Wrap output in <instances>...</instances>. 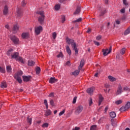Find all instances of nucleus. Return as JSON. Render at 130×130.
I'll return each mask as SVG.
<instances>
[{
    "label": "nucleus",
    "instance_id": "3",
    "mask_svg": "<svg viewBox=\"0 0 130 130\" xmlns=\"http://www.w3.org/2000/svg\"><path fill=\"white\" fill-rule=\"evenodd\" d=\"M37 14L38 15H40V16L38 18V21L40 23V24H43V22H44V11H41L37 12Z\"/></svg>",
    "mask_w": 130,
    "mask_h": 130
},
{
    "label": "nucleus",
    "instance_id": "62",
    "mask_svg": "<svg viewBox=\"0 0 130 130\" xmlns=\"http://www.w3.org/2000/svg\"><path fill=\"white\" fill-rule=\"evenodd\" d=\"M108 106L106 107L105 109V113H106V112H107V110H108Z\"/></svg>",
    "mask_w": 130,
    "mask_h": 130
},
{
    "label": "nucleus",
    "instance_id": "40",
    "mask_svg": "<svg viewBox=\"0 0 130 130\" xmlns=\"http://www.w3.org/2000/svg\"><path fill=\"white\" fill-rule=\"evenodd\" d=\"M64 112H66V110H63L62 111L60 112L59 113V116H61V115L64 114Z\"/></svg>",
    "mask_w": 130,
    "mask_h": 130
},
{
    "label": "nucleus",
    "instance_id": "47",
    "mask_svg": "<svg viewBox=\"0 0 130 130\" xmlns=\"http://www.w3.org/2000/svg\"><path fill=\"white\" fill-rule=\"evenodd\" d=\"M44 104L45 105L47 109H48V104L47 103V100H44Z\"/></svg>",
    "mask_w": 130,
    "mask_h": 130
},
{
    "label": "nucleus",
    "instance_id": "50",
    "mask_svg": "<svg viewBox=\"0 0 130 130\" xmlns=\"http://www.w3.org/2000/svg\"><path fill=\"white\" fill-rule=\"evenodd\" d=\"M50 104H51L52 106H54V102H53V100H50Z\"/></svg>",
    "mask_w": 130,
    "mask_h": 130
},
{
    "label": "nucleus",
    "instance_id": "23",
    "mask_svg": "<svg viewBox=\"0 0 130 130\" xmlns=\"http://www.w3.org/2000/svg\"><path fill=\"white\" fill-rule=\"evenodd\" d=\"M108 79H109V81H110L111 82H114V81H116V78H115L111 76H109Z\"/></svg>",
    "mask_w": 130,
    "mask_h": 130
},
{
    "label": "nucleus",
    "instance_id": "17",
    "mask_svg": "<svg viewBox=\"0 0 130 130\" xmlns=\"http://www.w3.org/2000/svg\"><path fill=\"white\" fill-rule=\"evenodd\" d=\"M17 61H19L21 63H25V62L24 61V59H23V58L21 56H19L17 58H16Z\"/></svg>",
    "mask_w": 130,
    "mask_h": 130
},
{
    "label": "nucleus",
    "instance_id": "19",
    "mask_svg": "<svg viewBox=\"0 0 130 130\" xmlns=\"http://www.w3.org/2000/svg\"><path fill=\"white\" fill-rule=\"evenodd\" d=\"M34 64H35V62H34V61L32 60H28V66L29 67H34Z\"/></svg>",
    "mask_w": 130,
    "mask_h": 130
},
{
    "label": "nucleus",
    "instance_id": "15",
    "mask_svg": "<svg viewBox=\"0 0 130 130\" xmlns=\"http://www.w3.org/2000/svg\"><path fill=\"white\" fill-rule=\"evenodd\" d=\"M8 12H9V8L8 7V6L6 5L4 7V9L3 10L4 15H7Z\"/></svg>",
    "mask_w": 130,
    "mask_h": 130
},
{
    "label": "nucleus",
    "instance_id": "63",
    "mask_svg": "<svg viewBox=\"0 0 130 130\" xmlns=\"http://www.w3.org/2000/svg\"><path fill=\"white\" fill-rule=\"evenodd\" d=\"M22 6H23V7H24V6H26V2L23 1V2H22Z\"/></svg>",
    "mask_w": 130,
    "mask_h": 130
},
{
    "label": "nucleus",
    "instance_id": "24",
    "mask_svg": "<svg viewBox=\"0 0 130 130\" xmlns=\"http://www.w3.org/2000/svg\"><path fill=\"white\" fill-rule=\"evenodd\" d=\"M80 12H81V8L77 7L76 9V11L74 12V15H78V14H80Z\"/></svg>",
    "mask_w": 130,
    "mask_h": 130
},
{
    "label": "nucleus",
    "instance_id": "42",
    "mask_svg": "<svg viewBox=\"0 0 130 130\" xmlns=\"http://www.w3.org/2000/svg\"><path fill=\"white\" fill-rule=\"evenodd\" d=\"M52 35L53 39H55V38H56L57 34L55 32L52 33Z\"/></svg>",
    "mask_w": 130,
    "mask_h": 130
},
{
    "label": "nucleus",
    "instance_id": "32",
    "mask_svg": "<svg viewBox=\"0 0 130 130\" xmlns=\"http://www.w3.org/2000/svg\"><path fill=\"white\" fill-rule=\"evenodd\" d=\"M7 72L8 73H11L12 72V67L11 66H8L7 67Z\"/></svg>",
    "mask_w": 130,
    "mask_h": 130
},
{
    "label": "nucleus",
    "instance_id": "55",
    "mask_svg": "<svg viewBox=\"0 0 130 130\" xmlns=\"http://www.w3.org/2000/svg\"><path fill=\"white\" fill-rule=\"evenodd\" d=\"M115 23L117 25H119L120 24V20H117L115 21Z\"/></svg>",
    "mask_w": 130,
    "mask_h": 130
},
{
    "label": "nucleus",
    "instance_id": "52",
    "mask_svg": "<svg viewBox=\"0 0 130 130\" xmlns=\"http://www.w3.org/2000/svg\"><path fill=\"white\" fill-rule=\"evenodd\" d=\"M123 4L125 6H127V5H128V4L127 3V2L126 1V0H123Z\"/></svg>",
    "mask_w": 130,
    "mask_h": 130
},
{
    "label": "nucleus",
    "instance_id": "11",
    "mask_svg": "<svg viewBox=\"0 0 130 130\" xmlns=\"http://www.w3.org/2000/svg\"><path fill=\"white\" fill-rule=\"evenodd\" d=\"M12 30L14 33H17L19 31V25L15 24L14 25Z\"/></svg>",
    "mask_w": 130,
    "mask_h": 130
},
{
    "label": "nucleus",
    "instance_id": "45",
    "mask_svg": "<svg viewBox=\"0 0 130 130\" xmlns=\"http://www.w3.org/2000/svg\"><path fill=\"white\" fill-rule=\"evenodd\" d=\"M81 21H82V18H79L78 19H76V20H75L74 22V23H79V22H81Z\"/></svg>",
    "mask_w": 130,
    "mask_h": 130
},
{
    "label": "nucleus",
    "instance_id": "29",
    "mask_svg": "<svg viewBox=\"0 0 130 130\" xmlns=\"http://www.w3.org/2000/svg\"><path fill=\"white\" fill-rule=\"evenodd\" d=\"M97 125H92L90 126V130H96Z\"/></svg>",
    "mask_w": 130,
    "mask_h": 130
},
{
    "label": "nucleus",
    "instance_id": "56",
    "mask_svg": "<svg viewBox=\"0 0 130 130\" xmlns=\"http://www.w3.org/2000/svg\"><path fill=\"white\" fill-rule=\"evenodd\" d=\"M102 38L101 36H97L96 38V40H100Z\"/></svg>",
    "mask_w": 130,
    "mask_h": 130
},
{
    "label": "nucleus",
    "instance_id": "34",
    "mask_svg": "<svg viewBox=\"0 0 130 130\" xmlns=\"http://www.w3.org/2000/svg\"><path fill=\"white\" fill-rule=\"evenodd\" d=\"M55 11H58V10H59L60 9V5L57 4L55 6Z\"/></svg>",
    "mask_w": 130,
    "mask_h": 130
},
{
    "label": "nucleus",
    "instance_id": "2",
    "mask_svg": "<svg viewBox=\"0 0 130 130\" xmlns=\"http://www.w3.org/2000/svg\"><path fill=\"white\" fill-rule=\"evenodd\" d=\"M7 55L11 56V58H13L16 60L19 56V53L17 52L13 53V49H10L7 52Z\"/></svg>",
    "mask_w": 130,
    "mask_h": 130
},
{
    "label": "nucleus",
    "instance_id": "31",
    "mask_svg": "<svg viewBox=\"0 0 130 130\" xmlns=\"http://www.w3.org/2000/svg\"><path fill=\"white\" fill-rule=\"evenodd\" d=\"M49 126V124L48 123H44V124H43L42 127H43V128H45L46 127H48Z\"/></svg>",
    "mask_w": 130,
    "mask_h": 130
},
{
    "label": "nucleus",
    "instance_id": "58",
    "mask_svg": "<svg viewBox=\"0 0 130 130\" xmlns=\"http://www.w3.org/2000/svg\"><path fill=\"white\" fill-rule=\"evenodd\" d=\"M76 102H77V98L75 97L73 99V104H75V103H76Z\"/></svg>",
    "mask_w": 130,
    "mask_h": 130
},
{
    "label": "nucleus",
    "instance_id": "28",
    "mask_svg": "<svg viewBox=\"0 0 130 130\" xmlns=\"http://www.w3.org/2000/svg\"><path fill=\"white\" fill-rule=\"evenodd\" d=\"M130 33V26L124 31V35H127Z\"/></svg>",
    "mask_w": 130,
    "mask_h": 130
},
{
    "label": "nucleus",
    "instance_id": "43",
    "mask_svg": "<svg viewBox=\"0 0 130 130\" xmlns=\"http://www.w3.org/2000/svg\"><path fill=\"white\" fill-rule=\"evenodd\" d=\"M112 121V125H113V126H116V121H114V120H111Z\"/></svg>",
    "mask_w": 130,
    "mask_h": 130
},
{
    "label": "nucleus",
    "instance_id": "14",
    "mask_svg": "<svg viewBox=\"0 0 130 130\" xmlns=\"http://www.w3.org/2000/svg\"><path fill=\"white\" fill-rule=\"evenodd\" d=\"M21 36L23 39H26V38L29 37V32H23Z\"/></svg>",
    "mask_w": 130,
    "mask_h": 130
},
{
    "label": "nucleus",
    "instance_id": "48",
    "mask_svg": "<svg viewBox=\"0 0 130 130\" xmlns=\"http://www.w3.org/2000/svg\"><path fill=\"white\" fill-rule=\"evenodd\" d=\"M104 120V119L103 118H101L98 121V123H99V124L102 123L103 122V120Z\"/></svg>",
    "mask_w": 130,
    "mask_h": 130
},
{
    "label": "nucleus",
    "instance_id": "22",
    "mask_svg": "<svg viewBox=\"0 0 130 130\" xmlns=\"http://www.w3.org/2000/svg\"><path fill=\"white\" fill-rule=\"evenodd\" d=\"M110 116L112 118H114L116 117V114L114 112H111L110 113Z\"/></svg>",
    "mask_w": 130,
    "mask_h": 130
},
{
    "label": "nucleus",
    "instance_id": "12",
    "mask_svg": "<svg viewBox=\"0 0 130 130\" xmlns=\"http://www.w3.org/2000/svg\"><path fill=\"white\" fill-rule=\"evenodd\" d=\"M24 82H29L31 80V76H22Z\"/></svg>",
    "mask_w": 130,
    "mask_h": 130
},
{
    "label": "nucleus",
    "instance_id": "1",
    "mask_svg": "<svg viewBox=\"0 0 130 130\" xmlns=\"http://www.w3.org/2000/svg\"><path fill=\"white\" fill-rule=\"evenodd\" d=\"M66 42L67 43H68V44L71 45L72 48H73V49L75 50V54H78V52L79 51L78 50V48H77V44H76L74 40L70 39L69 38H66Z\"/></svg>",
    "mask_w": 130,
    "mask_h": 130
},
{
    "label": "nucleus",
    "instance_id": "38",
    "mask_svg": "<svg viewBox=\"0 0 130 130\" xmlns=\"http://www.w3.org/2000/svg\"><path fill=\"white\" fill-rule=\"evenodd\" d=\"M125 107L126 109H128V108H130V102H128L127 103V104L125 105Z\"/></svg>",
    "mask_w": 130,
    "mask_h": 130
},
{
    "label": "nucleus",
    "instance_id": "39",
    "mask_svg": "<svg viewBox=\"0 0 130 130\" xmlns=\"http://www.w3.org/2000/svg\"><path fill=\"white\" fill-rule=\"evenodd\" d=\"M27 122H28V123H29V124H31V123H32V118L27 117Z\"/></svg>",
    "mask_w": 130,
    "mask_h": 130
},
{
    "label": "nucleus",
    "instance_id": "7",
    "mask_svg": "<svg viewBox=\"0 0 130 130\" xmlns=\"http://www.w3.org/2000/svg\"><path fill=\"white\" fill-rule=\"evenodd\" d=\"M103 55L104 56H106L108 54H109L111 52V49H103Z\"/></svg>",
    "mask_w": 130,
    "mask_h": 130
},
{
    "label": "nucleus",
    "instance_id": "61",
    "mask_svg": "<svg viewBox=\"0 0 130 130\" xmlns=\"http://www.w3.org/2000/svg\"><path fill=\"white\" fill-rule=\"evenodd\" d=\"M66 66H71V62H70V61H68L66 62Z\"/></svg>",
    "mask_w": 130,
    "mask_h": 130
},
{
    "label": "nucleus",
    "instance_id": "21",
    "mask_svg": "<svg viewBox=\"0 0 130 130\" xmlns=\"http://www.w3.org/2000/svg\"><path fill=\"white\" fill-rule=\"evenodd\" d=\"M66 50L69 55L72 54V51L71 50V49H70V47L69 46H66Z\"/></svg>",
    "mask_w": 130,
    "mask_h": 130
},
{
    "label": "nucleus",
    "instance_id": "8",
    "mask_svg": "<svg viewBox=\"0 0 130 130\" xmlns=\"http://www.w3.org/2000/svg\"><path fill=\"white\" fill-rule=\"evenodd\" d=\"M94 90H95V87H92L87 89V93H88L89 95H93V93L94 92Z\"/></svg>",
    "mask_w": 130,
    "mask_h": 130
},
{
    "label": "nucleus",
    "instance_id": "49",
    "mask_svg": "<svg viewBox=\"0 0 130 130\" xmlns=\"http://www.w3.org/2000/svg\"><path fill=\"white\" fill-rule=\"evenodd\" d=\"M120 12L121 14H124V13H125V9L123 8V9H121Z\"/></svg>",
    "mask_w": 130,
    "mask_h": 130
},
{
    "label": "nucleus",
    "instance_id": "59",
    "mask_svg": "<svg viewBox=\"0 0 130 130\" xmlns=\"http://www.w3.org/2000/svg\"><path fill=\"white\" fill-rule=\"evenodd\" d=\"M110 86V85L109 84H106L104 85V87L105 88H109Z\"/></svg>",
    "mask_w": 130,
    "mask_h": 130
},
{
    "label": "nucleus",
    "instance_id": "44",
    "mask_svg": "<svg viewBox=\"0 0 130 130\" xmlns=\"http://www.w3.org/2000/svg\"><path fill=\"white\" fill-rule=\"evenodd\" d=\"M0 72L1 73H5L6 72V70H5V68L0 67Z\"/></svg>",
    "mask_w": 130,
    "mask_h": 130
},
{
    "label": "nucleus",
    "instance_id": "57",
    "mask_svg": "<svg viewBox=\"0 0 130 130\" xmlns=\"http://www.w3.org/2000/svg\"><path fill=\"white\" fill-rule=\"evenodd\" d=\"M80 127H75V128H73L72 130H80Z\"/></svg>",
    "mask_w": 130,
    "mask_h": 130
},
{
    "label": "nucleus",
    "instance_id": "16",
    "mask_svg": "<svg viewBox=\"0 0 130 130\" xmlns=\"http://www.w3.org/2000/svg\"><path fill=\"white\" fill-rule=\"evenodd\" d=\"M57 81V79H55V78L51 77L49 81V83L50 84H53V83H56Z\"/></svg>",
    "mask_w": 130,
    "mask_h": 130
},
{
    "label": "nucleus",
    "instance_id": "64",
    "mask_svg": "<svg viewBox=\"0 0 130 130\" xmlns=\"http://www.w3.org/2000/svg\"><path fill=\"white\" fill-rule=\"evenodd\" d=\"M50 97H53V96H54V93L53 92L49 94Z\"/></svg>",
    "mask_w": 130,
    "mask_h": 130
},
{
    "label": "nucleus",
    "instance_id": "10",
    "mask_svg": "<svg viewBox=\"0 0 130 130\" xmlns=\"http://www.w3.org/2000/svg\"><path fill=\"white\" fill-rule=\"evenodd\" d=\"M99 12H100L101 16H103V15L106 13V10L105 8H103V7H101L99 9Z\"/></svg>",
    "mask_w": 130,
    "mask_h": 130
},
{
    "label": "nucleus",
    "instance_id": "9",
    "mask_svg": "<svg viewBox=\"0 0 130 130\" xmlns=\"http://www.w3.org/2000/svg\"><path fill=\"white\" fill-rule=\"evenodd\" d=\"M123 92V91L122 90V87H121V85H119L117 91L116 92V94L119 95L121 94V93H122Z\"/></svg>",
    "mask_w": 130,
    "mask_h": 130
},
{
    "label": "nucleus",
    "instance_id": "26",
    "mask_svg": "<svg viewBox=\"0 0 130 130\" xmlns=\"http://www.w3.org/2000/svg\"><path fill=\"white\" fill-rule=\"evenodd\" d=\"M50 114H51V111L49 110H47L45 113L46 116H48L49 115H50Z\"/></svg>",
    "mask_w": 130,
    "mask_h": 130
},
{
    "label": "nucleus",
    "instance_id": "18",
    "mask_svg": "<svg viewBox=\"0 0 130 130\" xmlns=\"http://www.w3.org/2000/svg\"><path fill=\"white\" fill-rule=\"evenodd\" d=\"M104 100V98H103V96L101 95H99V105L100 106L101 105V103H102V102Z\"/></svg>",
    "mask_w": 130,
    "mask_h": 130
},
{
    "label": "nucleus",
    "instance_id": "46",
    "mask_svg": "<svg viewBox=\"0 0 130 130\" xmlns=\"http://www.w3.org/2000/svg\"><path fill=\"white\" fill-rule=\"evenodd\" d=\"M89 106H91L92 104H93V101L92 100V98L89 99Z\"/></svg>",
    "mask_w": 130,
    "mask_h": 130
},
{
    "label": "nucleus",
    "instance_id": "27",
    "mask_svg": "<svg viewBox=\"0 0 130 130\" xmlns=\"http://www.w3.org/2000/svg\"><path fill=\"white\" fill-rule=\"evenodd\" d=\"M84 63H85V60H84V59H82L80 61V64L79 65V68H80V69H82V68H83Z\"/></svg>",
    "mask_w": 130,
    "mask_h": 130
},
{
    "label": "nucleus",
    "instance_id": "25",
    "mask_svg": "<svg viewBox=\"0 0 130 130\" xmlns=\"http://www.w3.org/2000/svg\"><path fill=\"white\" fill-rule=\"evenodd\" d=\"M79 74H80V70H76L72 73V75H73V76H75V77L78 76Z\"/></svg>",
    "mask_w": 130,
    "mask_h": 130
},
{
    "label": "nucleus",
    "instance_id": "6",
    "mask_svg": "<svg viewBox=\"0 0 130 130\" xmlns=\"http://www.w3.org/2000/svg\"><path fill=\"white\" fill-rule=\"evenodd\" d=\"M83 111V106H79L77 108H76L75 110L76 114H80L81 112Z\"/></svg>",
    "mask_w": 130,
    "mask_h": 130
},
{
    "label": "nucleus",
    "instance_id": "53",
    "mask_svg": "<svg viewBox=\"0 0 130 130\" xmlns=\"http://www.w3.org/2000/svg\"><path fill=\"white\" fill-rule=\"evenodd\" d=\"M93 42L95 45H97V46H99L100 45V43L96 41H94Z\"/></svg>",
    "mask_w": 130,
    "mask_h": 130
},
{
    "label": "nucleus",
    "instance_id": "20",
    "mask_svg": "<svg viewBox=\"0 0 130 130\" xmlns=\"http://www.w3.org/2000/svg\"><path fill=\"white\" fill-rule=\"evenodd\" d=\"M1 88H3V89L5 88H7V82H6V81H3L1 83Z\"/></svg>",
    "mask_w": 130,
    "mask_h": 130
},
{
    "label": "nucleus",
    "instance_id": "37",
    "mask_svg": "<svg viewBox=\"0 0 130 130\" xmlns=\"http://www.w3.org/2000/svg\"><path fill=\"white\" fill-rule=\"evenodd\" d=\"M61 20L62 23H64V22H66V16H64V15L61 16Z\"/></svg>",
    "mask_w": 130,
    "mask_h": 130
},
{
    "label": "nucleus",
    "instance_id": "5",
    "mask_svg": "<svg viewBox=\"0 0 130 130\" xmlns=\"http://www.w3.org/2000/svg\"><path fill=\"white\" fill-rule=\"evenodd\" d=\"M11 40L13 41L14 44H19V39L15 36L10 37Z\"/></svg>",
    "mask_w": 130,
    "mask_h": 130
},
{
    "label": "nucleus",
    "instance_id": "60",
    "mask_svg": "<svg viewBox=\"0 0 130 130\" xmlns=\"http://www.w3.org/2000/svg\"><path fill=\"white\" fill-rule=\"evenodd\" d=\"M5 28H6V29H8L9 30V31H10V30H11V29H10V26H9V25H8V24H7V25H5Z\"/></svg>",
    "mask_w": 130,
    "mask_h": 130
},
{
    "label": "nucleus",
    "instance_id": "35",
    "mask_svg": "<svg viewBox=\"0 0 130 130\" xmlns=\"http://www.w3.org/2000/svg\"><path fill=\"white\" fill-rule=\"evenodd\" d=\"M41 71V69L40 67H37L36 70V74L38 75L40 74V72Z\"/></svg>",
    "mask_w": 130,
    "mask_h": 130
},
{
    "label": "nucleus",
    "instance_id": "54",
    "mask_svg": "<svg viewBox=\"0 0 130 130\" xmlns=\"http://www.w3.org/2000/svg\"><path fill=\"white\" fill-rule=\"evenodd\" d=\"M17 15L19 16H21V12L20 11V10L18 9L17 10Z\"/></svg>",
    "mask_w": 130,
    "mask_h": 130
},
{
    "label": "nucleus",
    "instance_id": "30",
    "mask_svg": "<svg viewBox=\"0 0 130 130\" xmlns=\"http://www.w3.org/2000/svg\"><path fill=\"white\" fill-rule=\"evenodd\" d=\"M125 50H126L125 48H123L120 51V54H121L122 55H123V54H124V53H125Z\"/></svg>",
    "mask_w": 130,
    "mask_h": 130
},
{
    "label": "nucleus",
    "instance_id": "4",
    "mask_svg": "<svg viewBox=\"0 0 130 130\" xmlns=\"http://www.w3.org/2000/svg\"><path fill=\"white\" fill-rule=\"evenodd\" d=\"M43 30L42 26H39L35 27V33L37 35H39L41 33L42 31Z\"/></svg>",
    "mask_w": 130,
    "mask_h": 130
},
{
    "label": "nucleus",
    "instance_id": "51",
    "mask_svg": "<svg viewBox=\"0 0 130 130\" xmlns=\"http://www.w3.org/2000/svg\"><path fill=\"white\" fill-rule=\"evenodd\" d=\"M124 91H130V89L127 87V86H125L123 88Z\"/></svg>",
    "mask_w": 130,
    "mask_h": 130
},
{
    "label": "nucleus",
    "instance_id": "13",
    "mask_svg": "<svg viewBox=\"0 0 130 130\" xmlns=\"http://www.w3.org/2000/svg\"><path fill=\"white\" fill-rule=\"evenodd\" d=\"M14 78L17 80V82L19 83V84H21L23 81L22 80V79L21 78V77L19 75H14Z\"/></svg>",
    "mask_w": 130,
    "mask_h": 130
},
{
    "label": "nucleus",
    "instance_id": "33",
    "mask_svg": "<svg viewBox=\"0 0 130 130\" xmlns=\"http://www.w3.org/2000/svg\"><path fill=\"white\" fill-rule=\"evenodd\" d=\"M23 75V71H18L16 74L15 75V76H19V77H21Z\"/></svg>",
    "mask_w": 130,
    "mask_h": 130
},
{
    "label": "nucleus",
    "instance_id": "41",
    "mask_svg": "<svg viewBox=\"0 0 130 130\" xmlns=\"http://www.w3.org/2000/svg\"><path fill=\"white\" fill-rule=\"evenodd\" d=\"M115 103L117 105H119V104H121L122 103V100H118L115 102Z\"/></svg>",
    "mask_w": 130,
    "mask_h": 130
},
{
    "label": "nucleus",
    "instance_id": "36",
    "mask_svg": "<svg viewBox=\"0 0 130 130\" xmlns=\"http://www.w3.org/2000/svg\"><path fill=\"white\" fill-rule=\"evenodd\" d=\"M126 110H127V109L126 108H125V107H122L120 109V111H121V112H123V111H126Z\"/></svg>",
    "mask_w": 130,
    "mask_h": 130
}]
</instances>
